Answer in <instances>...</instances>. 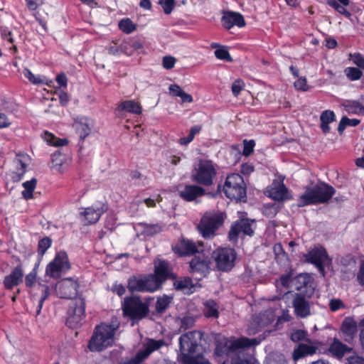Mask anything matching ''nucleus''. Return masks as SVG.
Wrapping results in <instances>:
<instances>
[{
	"label": "nucleus",
	"mask_w": 364,
	"mask_h": 364,
	"mask_svg": "<svg viewBox=\"0 0 364 364\" xmlns=\"http://www.w3.org/2000/svg\"><path fill=\"white\" fill-rule=\"evenodd\" d=\"M203 337L204 333L200 331L183 333L179 338L178 361L182 364H211L201 350Z\"/></svg>",
	"instance_id": "1"
},
{
	"label": "nucleus",
	"mask_w": 364,
	"mask_h": 364,
	"mask_svg": "<svg viewBox=\"0 0 364 364\" xmlns=\"http://www.w3.org/2000/svg\"><path fill=\"white\" fill-rule=\"evenodd\" d=\"M304 193L297 199L299 207L325 203L335 194L336 190L324 182H318L314 186H306Z\"/></svg>",
	"instance_id": "2"
},
{
	"label": "nucleus",
	"mask_w": 364,
	"mask_h": 364,
	"mask_svg": "<svg viewBox=\"0 0 364 364\" xmlns=\"http://www.w3.org/2000/svg\"><path fill=\"white\" fill-rule=\"evenodd\" d=\"M118 325L101 323L97 325L91 336L87 348L91 352H101L114 343Z\"/></svg>",
	"instance_id": "3"
},
{
	"label": "nucleus",
	"mask_w": 364,
	"mask_h": 364,
	"mask_svg": "<svg viewBox=\"0 0 364 364\" xmlns=\"http://www.w3.org/2000/svg\"><path fill=\"white\" fill-rule=\"evenodd\" d=\"M122 310L124 317L133 321H139L148 316L149 306L146 302H143L140 296H129L124 299Z\"/></svg>",
	"instance_id": "4"
},
{
	"label": "nucleus",
	"mask_w": 364,
	"mask_h": 364,
	"mask_svg": "<svg viewBox=\"0 0 364 364\" xmlns=\"http://www.w3.org/2000/svg\"><path fill=\"white\" fill-rule=\"evenodd\" d=\"M238 219L233 222L229 230V240L237 242L239 236L252 237L256 228V220L247 217L245 211H237Z\"/></svg>",
	"instance_id": "5"
},
{
	"label": "nucleus",
	"mask_w": 364,
	"mask_h": 364,
	"mask_svg": "<svg viewBox=\"0 0 364 364\" xmlns=\"http://www.w3.org/2000/svg\"><path fill=\"white\" fill-rule=\"evenodd\" d=\"M223 213L205 212L201 217L198 230L205 239H210L215 236V232L224 223Z\"/></svg>",
	"instance_id": "6"
},
{
	"label": "nucleus",
	"mask_w": 364,
	"mask_h": 364,
	"mask_svg": "<svg viewBox=\"0 0 364 364\" xmlns=\"http://www.w3.org/2000/svg\"><path fill=\"white\" fill-rule=\"evenodd\" d=\"M217 171L210 160L200 161L198 167L191 171L192 181L198 185L211 186L213 184Z\"/></svg>",
	"instance_id": "7"
},
{
	"label": "nucleus",
	"mask_w": 364,
	"mask_h": 364,
	"mask_svg": "<svg viewBox=\"0 0 364 364\" xmlns=\"http://www.w3.org/2000/svg\"><path fill=\"white\" fill-rule=\"evenodd\" d=\"M70 269L71 264L68 255L65 251L61 250L58 252L53 260L46 265V275L53 279H58Z\"/></svg>",
	"instance_id": "8"
},
{
	"label": "nucleus",
	"mask_w": 364,
	"mask_h": 364,
	"mask_svg": "<svg viewBox=\"0 0 364 364\" xmlns=\"http://www.w3.org/2000/svg\"><path fill=\"white\" fill-rule=\"evenodd\" d=\"M156 290L161 289L163 284L168 279H175L176 274L173 272L170 263L164 259L154 262L153 274H148Z\"/></svg>",
	"instance_id": "9"
},
{
	"label": "nucleus",
	"mask_w": 364,
	"mask_h": 364,
	"mask_svg": "<svg viewBox=\"0 0 364 364\" xmlns=\"http://www.w3.org/2000/svg\"><path fill=\"white\" fill-rule=\"evenodd\" d=\"M304 257L306 262L314 264L323 277L326 274L325 267L332 263V259L322 246H317L310 250L304 255Z\"/></svg>",
	"instance_id": "10"
},
{
	"label": "nucleus",
	"mask_w": 364,
	"mask_h": 364,
	"mask_svg": "<svg viewBox=\"0 0 364 364\" xmlns=\"http://www.w3.org/2000/svg\"><path fill=\"white\" fill-rule=\"evenodd\" d=\"M166 343L164 339L155 340L149 338L146 343L144 344L143 348L138 350L134 358L127 359L120 362L119 364H141L146 360L149 355L154 351L160 349L165 346Z\"/></svg>",
	"instance_id": "11"
},
{
	"label": "nucleus",
	"mask_w": 364,
	"mask_h": 364,
	"mask_svg": "<svg viewBox=\"0 0 364 364\" xmlns=\"http://www.w3.org/2000/svg\"><path fill=\"white\" fill-rule=\"evenodd\" d=\"M229 199L236 203L247 200L246 184L239 173L229 175Z\"/></svg>",
	"instance_id": "12"
},
{
	"label": "nucleus",
	"mask_w": 364,
	"mask_h": 364,
	"mask_svg": "<svg viewBox=\"0 0 364 364\" xmlns=\"http://www.w3.org/2000/svg\"><path fill=\"white\" fill-rule=\"evenodd\" d=\"M127 287L129 291L132 294L134 292H154L156 289L149 277V274H144L141 276H131L127 279Z\"/></svg>",
	"instance_id": "13"
},
{
	"label": "nucleus",
	"mask_w": 364,
	"mask_h": 364,
	"mask_svg": "<svg viewBox=\"0 0 364 364\" xmlns=\"http://www.w3.org/2000/svg\"><path fill=\"white\" fill-rule=\"evenodd\" d=\"M79 284L77 280L71 278H64L55 284V292L58 297L65 299H75L77 295Z\"/></svg>",
	"instance_id": "14"
},
{
	"label": "nucleus",
	"mask_w": 364,
	"mask_h": 364,
	"mask_svg": "<svg viewBox=\"0 0 364 364\" xmlns=\"http://www.w3.org/2000/svg\"><path fill=\"white\" fill-rule=\"evenodd\" d=\"M210 258L205 255L194 256L189 262V272L199 276L198 279L206 277L211 270Z\"/></svg>",
	"instance_id": "15"
},
{
	"label": "nucleus",
	"mask_w": 364,
	"mask_h": 364,
	"mask_svg": "<svg viewBox=\"0 0 364 364\" xmlns=\"http://www.w3.org/2000/svg\"><path fill=\"white\" fill-rule=\"evenodd\" d=\"M171 250L178 257L193 256L199 252L196 243L183 237L172 244Z\"/></svg>",
	"instance_id": "16"
},
{
	"label": "nucleus",
	"mask_w": 364,
	"mask_h": 364,
	"mask_svg": "<svg viewBox=\"0 0 364 364\" xmlns=\"http://www.w3.org/2000/svg\"><path fill=\"white\" fill-rule=\"evenodd\" d=\"M215 350L213 359L218 364H225L228 356V337L222 333H214Z\"/></svg>",
	"instance_id": "17"
},
{
	"label": "nucleus",
	"mask_w": 364,
	"mask_h": 364,
	"mask_svg": "<svg viewBox=\"0 0 364 364\" xmlns=\"http://www.w3.org/2000/svg\"><path fill=\"white\" fill-rule=\"evenodd\" d=\"M310 296L301 292L295 294L292 305L295 315L299 318H306L311 315Z\"/></svg>",
	"instance_id": "18"
},
{
	"label": "nucleus",
	"mask_w": 364,
	"mask_h": 364,
	"mask_svg": "<svg viewBox=\"0 0 364 364\" xmlns=\"http://www.w3.org/2000/svg\"><path fill=\"white\" fill-rule=\"evenodd\" d=\"M28 159V156L26 154H16L14 160L15 170L11 173V178L14 183H18L23 178L27 171L28 164L26 162Z\"/></svg>",
	"instance_id": "19"
},
{
	"label": "nucleus",
	"mask_w": 364,
	"mask_h": 364,
	"mask_svg": "<svg viewBox=\"0 0 364 364\" xmlns=\"http://www.w3.org/2000/svg\"><path fill=\"white\" fill-rule=\"evenodd\" d=\"M85 300L80 298L76 301L73 314H70L66 321V324L71 328H75L85 317Z\"/></svg>",
	"instance_id": "20"
},
{
	"label": "nucleus",
	"mask_w": 364,
	"mask_h": 364,
	"mask_svg": "<svg viewBox=\"0 0 364 364\" xmlns=\"http://www.w3.org/2000/svg\"><path fill=\"white\" fill-rule=\"evenodd\" d=\"M259 341L257 338H247L245 337H240L239 338H229V353L237 352L241 353L245 348L257 346Z\"/></svg>",
	"instance_id": "21"
},
{
	"label": "nucleus",
	"mask_w": 364,
	"mask_h": 364,
	"mask_svg": "<svg viewBox=\"0 0 364 364\" xmlns=\"http://www.w3.org/2000/svg\"><path fill=\"white\" fill-rule=\"evenodd\" d=\"M23 269L20 266H16L11 273L4 277L3 284L6 289L11 290L23 282Z\"/></svg>",
	"instance_id": "22"
},
{
	"label": "nucleus",
	"mask_w": 364,
	"mask_h": 364,
	"mask_svg": "<svg viewBox=\"0 0 364 364\" xmlns=\"http://www.w3.org/2000/svg\"><path fill=\"white\" fill-rule=\"evenodd\" d=\"M205 194V189L198 185H186L184 188L179 192L180 197L187 202L193 201Z\"/></svg>",
	"instance_id": "23"
},
{
	"label": "nucleus",
	"mask_w": 364,
	"mask_h": 364,
	"mask_svg": "<svg viewBox=\"0 0 364 364\" xmlns=\"http://www.w3.org/2000/svg\"><path fill=\"white\" fill-rule=\"evenodd\" d=\"M215 262V269L218 271H228V248L218 247L215 250L210 257Z\"/></svg>",
	"instance_id": "24"
},
{
	"label": "nucleus",
	"mask_w": 364,
	"mask_h": 364,
	"mask_svg": "<svg viewBox=\"0 0 364 364\" xmlns=\"http://www.w3.org/2000/svg\"><path fill=\"white\" fill-rule=\"evenodd\" d=\"M329 352L336 358H342L346 353H349L353 350V348L343 344L337 338H334L331 343Z\"/></svg>",
	"instance_id": "25"
},
{
	"label": "nucleus",
	"mask_w": 364,
	"mask_h": 364,
	"mask_svg": "<svg viewBox=\"0 0 364 364\" xmlns=\"http://www.w3.org/2000/svg\"><path fill=\"white\" fill-rule=\"evenodd\" d=\"M92 125V122L85 117H82L80 121L75 120L76 130L79 134L80 141H83L90 135Z\"/></svg>",
	"instance_id": "26"
},
{
	"label": "nucleus",
	"mask_w": 364,
	"mask_h": 364,
	"mask_svg": "<svg viewBox=\"0 0 364 364\" xmlns=\"http://www.w3.org/2000/svg\"><path fill=\"white\" fill-rule=\"evenodd\" d=\"M269 196L278 201L287 200L289 199L288 189L283 183H274L269 191Z\"/></svg>",
	"instance_id": "27"
},
{
	"label": "nucleus",
	"mask_w": 364,
	"mask_h": 364,
	"mask_svg": "<svg viewBox=\"0 0 364 364\" xmlns=\"http://www.w3.org/2000/svg\"><path fill=\"white\" fill-rule=\"evenodd\" d=\"M341 331L345 336V341H349L357 333V323L351 317H346L342 323Z\"/></svg>",
	"instance_id": "28"
},
{
	"label": "nucleus",
	"mask_w": 364,
	"mask_h": 364,
	"mask_svg": "<svg viewBox=\"0 0 364 364\" xmlns=\"http://www.w3.org/2000/svg\"><path fill=\"white\" fill-rule=\"evenodd\" d=\"M342 106L343 112L350 114L364 113V97H360L358 100H346Z\"/></svg>",
	"instance_id": "29"
},
{
	"label": "nucleus",
	"mask_w": 364,
	"mask_h": 364,
	"mask_svg": "<svg viewBox=\"0 0 364 364\" xmlns=\"http://www.w3.org/2000/svg\"><path fill=\"white\" fill-rule=\"evenodd\" d=\"M317 348L305 343H300L293 351L292 358L296 361L306 355L316 353Z\"/></svg>",
	"instance_id": "30"
},
{
	"label": "nucleus",
	"mask_w": 364,
	"mask_h": 364,
	"mask_svg": "<svg viewBox=\"0 0 364 364\" xmlns=\"http://www.w3.org/2000/svg\"><path fill=\"white\" fill-rule=\"evenodd\" d=\"M317 348L305 343H300L293 351L292 358L296 361L306 355L316 353Z\"/></svg>",
	"instance_id": "31"
},
{
	"label": "nucleus",
	"mask_w": 364,
	"mask_h": 364,
	"mask_svg": "<svg viewBox=\"0 0 364 364\" xmlns=\"http://www.w3.org/2000/svg\"><path fill=\"white\" fill-rule=\"evenodd\" d=\"M36 289L38 292L34 293L32 296L33 299H35L37 295H39L40 296L36 311L37 314H39L41 311L45 300L48 297L50 294V289L48 285L41 283H38L36 285Z\"/></svg>",
	"instance_id": "32"
},
{
	"label": "nucleus",
	"mask_w": 364,
	"mask_h": 364,
	"mask_svg": "<svg viewBox=\"0 0 364 364\" xmlns=\"http://www.w3.org/2000/svg\"><path fill=\"white\" fill-rule=\"evenodd\" d=\"M117 111L129 114H142L141 107L134 100H125L119 104Z\"/></svg>",
	"instance_id": "33"
},
{
	"label": "nucleus",
	"mask_w": 364,
	"mask_h": 364,
	"mask_svg": "<svg viewBox=\"0 0 364 364\" xmlns=\"http://www.w3.org/2000/svg\"><path fill=\"white\" fill-rule=\"evenodd\" d=\"M173 280V287L177 291H191L194 287V284L191 277H183L176 278Z\"/></svg>",
	"instance_id": "34"
},
{
	"label": "nucleus",
	"mask_w": 364,
	"mask_h": 364,
	"mask_svg": "<svg viewBox=\"0 0 364 364\" xmlns=\"http://www.w3.org/2000/svg\"><path fill=\"white\" fill-rule=\"evenodd\" d=\"M172 301L173 296H168L167 294H164L162 296H159L155 304V310L156 314H164L169 307Z\"/></svg>",
	"instance_id": "35"
},
{
	"label": "nucleus",
	"mask_w": 364,
	"mask_h": 364,
	"mask_svg": "<svg viewBox=\"0 0 364 364\" xmlns=\"http://www.w3.org/2000/svg\"><path fill=\"white\" fill-rule=\"evenodd\" d=\"M41 137L48 145L56 147L62 146L68 144L66 139L57 138L53 134L48 131H44L41 134Z\"/></svg>",
	"instance_id": "36"
},
{
	"label": "nucleus",
	"mask_w": 364,
	"mask_h": 364,
	"mask_svg": "<svg viewBox=\"0 0 364 364\" xmlns=\"http://www.w3.org/2000/svg\"><path fill=\"white\" fill-rule=\"evenodd\" d=\"M203 314L207 318H218L219 316L218 304L213 299L204 302Z\"/></svg>",
	"instance_id": "37"
},
{
	"label": "nucleus",
	"mask_w": 364,
	"mask_h": 364,
	"mask_svg": "<svg viewBox=\"0 0 364 364\" xmlns=\"http://www.w3.org/2000/svg\"><path fill=\"white\" fill-rule=\"evenodd\" d=\"M102 213L103 210L102 209H95L93 208H87L83 212L85 219L87 221V224L96 223L99 220Z\"/></svg>",
	"instance_id": "38"
},
{
	"label": "nucleus",
	"mask_w": 364,
	"mask_h": 364,
	"mask_svg": "<svg viewBox=\"0 0 364 364\" xmlns=\"http://www.w3.org/2000/svg\"><path fill=\"white\" fill-rule=\"evenodd\" d=\"M37 179L32 178L30 181L23 183L22 186L24 190L21 192L22 196L25 200H30L33 198V191L36 187Z\"/></svg>",
	"instance_id": "39"
},
{
	"label": "nucleus",
	"mask_w": 364,
	"mask_h": 364,
	"mask_svg": "<svg viewBox=\"0 0 364 364\" xmlns=\"http://www.w3.org/2000/svg\"><path fill=\"white\" fill-rule=\"evenodd\" d=\"M292 283L296 289L301 291L302 294L304 292L307 293V290H303V289L309 288L310 278L306 274H299L292 280Z\"/></svg>",
	"instance_id": "40"
},
{
	"label": "nucleus",
	"mask_w": 364,
	"mask_h": 364,
	"mask_svg": "<svg viewBox=\"0 0 364 364\" xmlns=\"http://www.w3.org/2000/svg\"><path fill=\"white\" fill-rule=\"evenodd\" d=\"M118 27L120 31L126 34H130L136 30V24L129 18H124L119 21Z\"/></svg>",
	"instance_id": "41"
},
{
	"label": "nucleus",
	"mask_w": 364,
	"mask_h": 364,
	"mask_svg": "<svg viewBox=\"0 0 364 364\" xmlns=\"http://www.w3.org/2000/svg\"><path fill=\"white\" fill-rule=\"evenodd\" d=\"M234 26L244 27L245 26L244 18L239 13L229 11V30Z\"/></svg>",
	"instance_id": "42"
},
{
	"label": "nucleus",
	"mask_w": 364,
	"mask_h": 364,
	"mask_svg": "<svg viewBox=\"0 0 364 364\" xmlns=\"http://www.w3.org/2000/svg\"><path fill=\"white\" fill-rule=\"evenodd\" d=\"M52 242V239L49 237L41 238L38 242V257H43L46 251L51 247Z\"/></svg>",
	"instance_id": "43"
},
{
	"label": "nucleus",
	"mask_w": 364,
	"mask_h": 364,
	"mask_svg": "<svg viewBox=\"0 0 364 364\" xmlns=\"http://www.w3.org/2000/svg\"><path fill=\"white\" fill-rule=\"evenodd\" d=\"M126 41L128 43V46L132 49L133 53L139 52L144 48V41L140 37H132L126 39Z\"/></svg>",
	"instance_id": "44"
},
{
	"label": "nucleus",
	"mask_w": 364,
	"mask_h": 364,
	"mask_svg": "<svg viewBox=\"0 0 364 364\" xmlns=\"http://www.w3.org/2000/svg\"><path fill=\"white\" fill-rule=\"evenodd\" d=\"M65 161L66 157L65 154L60 151H55L51 156L52 167L56 170H60Z\"/></svg>",
	"instance_id": "45"
},
{
	"label": "nucleus",
	"mask_w": 364,
	"mask_h": 364,
	"mask_svg": "<svg viewBox=\"0 0 364 364\" xmlns=\"http://www.w3.org/2000/svg\"><path fill=\"white\" fill-rule=\"evenodd\" d=\"M336 115H320L321 128L326 134L330 132L329 124L336 121Z\"/></svg>",
	"instance_id": "46"
},
{
	"label": "nucleus",
	"mask_w": 364,
	"mask_h": 364,
	"mask_svg": "<svg viewBox=\"0 0 364 364\" xmlns=\"http://www.w3.org/2000/svg\"><path fill=\"white\" fill-rule=\"evenodd\" d=\"M360 123V120L357 119H348L346 117H343L338 127V131L339 134H342L347 126L355 127Z\"/></svg>",
	"instance_id": "47"
},
{
	"label": "nucleus",
	"mask_w": 364,
	"mask_h": 364,
	"mask_svg": "<svg viewBox=\"0 0 364 364\" xmlns=\"http://www.w3.org/2000/svg\"><path fill=\"white\" fill-rule=\"evenodd\" d=\"M344 73L352 81L359 80L362 76V72L358 68L353 67L346 68Z\"/></svg>",
	"instance_id": "48"
},
{
	"label": "nucleus",
	"mask_w": 364,
	"mask_h": 364,
	"mask_svg": "<svg viewBox=\"0 0 364 364\" xmlns=\"http://www.w3.org/2000/svg\"><path fill=\"white\" fill-rule=\"evenodd\" d=\"M245 84L241 79L235 80L231 86L232 93L235 97H237L239 94L245 90Z\"/></svg>",
	"instance_id": "49"
},
{
	"label": "nucleus",
	"mask_w": 364,
	"mask_h": 364,
	"mask_svg": "<svg viewBox=\"0 0 364 364\" xmlns=\"http://www.w3.org/2000/svg\"><path fill=\"white\" fill-rule=\"evenodd\" d=\"M24 76L33 85H41L43 83V80L41 78V76L35 75L31 70L26 68L23 71Z\"/></svg>",
	"instance_id": "50"
},
{
	"label": "nucleus",
	"mask_w": 364,
	"mask_h": 364,
	"mask_svg": "<svg viewBox=\"0 0 364 364\" xmlns=\"http://www.w3.org/2000/svg\"><path fill=\"white\" fill-rule=\"evenodd\" d=\"M159 4L161 6L165 14H170L174 7L175 0H159Z\"/></svg>",
	"instance_id": "51"
},
{
	"label": "nucleus",
	"mask_w": 364,
	"mask_h": 364,
	"mask_svg": "<svg viewBox=\"0 0 364 364\" xmlns=\"http://www.w3.org/2000/svg\"><path fill=\"white\" fill-rule=\"evenodd\" d=\"M328 4L333 7L336 11H337L339 14H343L346 16H350V13L346 9L345 6L341 5L336 0H329L328 1Z\"/></svg>",
	"instance_id": "52"
},
{
	"label": "nucleus",
	"mask_w": 364,
	"mask_h": 364,
	"mask_svg": "<svg viewBox=\"0 0 364 364\" xmlns=\"http://www.w3.org/2000/svg\"><path fill=\"white\" fill-rule=\"evenodd\" d=\"M255 146V142L254 140H244V146L242 155L245 156H250L254 151V147Z\"/></svg>",
	"instance_id": "53"
},
{
	"label": "nucleus",
	"mask_w": 364,
	"mask_h": 364,
	"mask_svg": "<svg viewBox=\"0 0 364 364\" xmlns=\"http://www.w3.org/2000/svg\"><path fill=\"white\" fill-rule=\"evenodd\" d=\"M195 324V319L192 316H184L181 319L180 326L184 331L192 328Z\"/></svg>",
	"instance_id": "54"
},
{
	"label": "nucleus",
	"mask_w": 364,
	"mask_h": 364,
	"mask_svg": "<svg viewBox=\"0 0 364 364\" xmlns=\"http://www.w3.org/2000/svg\"><path fill=\"white\" fill-rule=\"evenodd\" d=\"M144 231L147 235L153 236L161 231V227L159 224L146 225Z\"/></svg>",
	"instance_id": "55"
},
{
	"label": "nucleus",
	"mask_w": 364,
	"mask_h": 364,
	"mask_svg": "<svg viewBox=\"0 0 364 364\" xmlns=\"http://www.w3.org/2000/svg\"><path fill=\"white\" fill-rule=\"evenodd\" d=\"M37 274L35 270H31L25 277V284L26 287L32 288L36 283Z\"/></svg>",
	"instance_id": "56"
},
{
	"label": "nucleus",
	"mask_w": 364,
	"mask_h": 364,
	"mask_svg": "<svg viewBox=\"0 0 364 364\" xmlns=\"http://www.w3.org/2000/svg\"><path fill=\"white\" fill-rule=\"evenodd\" d=\"M329 308L331 311H336L341 309H345L346 305L339 299H332L329 301Z\"/></svg>",
	"instance_id": "57"
},
{
	"label": "nucleus",
	"mask_w": 364,
	"mask_h": 364,
	"mask_svg": "<svg viewBox=\"0 0 364 364\" xmlns=\"http://www.w3.org/2000/svg\"><path fill=\"white\" fill-rule=\"evenodd\" d=\"M307 333L304 330H296L291 333V339L294 342H299L306 338Z\"/></svg>",
	"instance_id": "58"
},
{
	"label": "nucleus",
	"mask_w": 364,
	"mask_h": 364,
	"mask_svg": "<svg viewBox=\"0 0 364 364\" xmlns=\"http://www.w3.org/2000/svg\"><path fill=\"white\" fill-rule=\"evenodd\" d=\"M350 58L353 60L355 65L364 70V58L360 53H355L350 54Z\"/></svg>",
	"instance_id": "59"
},
{
	"label": "nucleus",
	"mask_w": 364,
	"mask_h": 364,
	"mask_svg": "<svg viewBox=\"0 0 364 364\" xmlns=\"http://www.w3.org/2000/svg\"><path fill=\"white\" fill-rule=\"evenodd\" d=\"M176 63V58L171 55H166L163 58L162 65L166 70L172 69Z\"/></svg>",
	"instance_id": "60"
},
{
	"label": "nucleus",
	"mask_w": 364,
	"mask_h": 364,
	"mask_svg": "<svg viewBox=\"0 0 364 364\" xmlns=\"http://www.w3.org/2000/svg\"><path fill=\"white\" fill-rule=\"evenodd\" d=\"M294 87L297 90L300 91H307L309 90V86L306 83V80L305 77H299L294 83Z\"/></svg>",
	"instance_id": "61"
},
{
	"label": "nucleus",
	"mask_w": 364,
	"mask_h": 364,
	"mask_svg": "<svg viewBox=\"0 0 364 364\" xmlns=\"http://www.w3.org/2000/svg\"><path fill=\"white\" fill-rule=\"evenodd\" d=\"M215 55L219 60H228V46H222L215 50Z\"/></svg>",
	"instance_id": "62"
},
{
	"label": "nucleus",
	"mask_w": 364,
	"mask_h": 364,
	"mask_svg": "<svg viewBox=\"0 0 364 364\" xmlns=\"http://www.w3.org/2000/svg\"><path fill=\"white\" fill-rule=\"evenodd\" d=\"M55 80L60 87L66 88L68 79L64 72H61L56 75Z\"/></svg>",
	"instance_id": "63"
},
{
	"label": "nucleus",
	"mask_w": 364,
	"mask_h": 364,
	"mask_svg": "<svg viewBox=\"0 0 364 364\" xmlns=\"http://www.w3.org/2000/svg\"><path fill=\"white\" fill-rule=\"evenodd\" d=\"M1 38L8 42L13 43L14 40L12 37V32L7 27H1L0 28Z\"/></svg>",
	"instance_id": "64"
}]
</instances>
